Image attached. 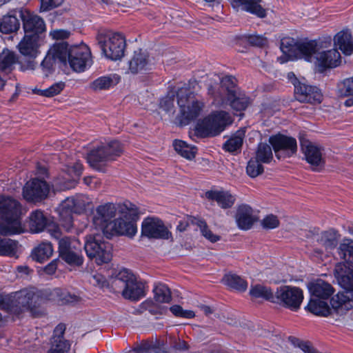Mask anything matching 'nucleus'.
I'll list each match as a JSON object with an SVG mask.
<instances>
[{
	"label": "nucleus",
	"instance_id": "obj_1",
	"mask_svg": "<svg viewBox=\"0 0 353 353\" xmlns=\"http://www.w3.org/2000/svg\"><path fill=\"white\" fill-rule=\"evenodd\" d=\"M321 46L316 41L299 43L296 46L290 45L283 40L281 50L284 55L277 58L281 63L293 59V52L296 50L299 57L309 62H314L318 71L323 72L329 68L338 67L341 63V57L336 49L320 51Z\"/></svg>",
	"mask_w": 353,
	"mask_h": 353
},
{
	"label": "nucleus",
	"instance_id": "obj_2",
	"mask_svg": "<svg viewBox=\"0 0 353 353\" xmlns=\"http://www.w3.org/2000/svg\"><path fill=\"white\" fill-rule=\"evenodd\" d=\"M334 277L339 285L346 290L334 296L330 304L332 308L339 315L344 314L353 307V266L345 263H339L334 270Z\"/></svg>",
	"mask_w": 353,
	"mask_h": 353
},
{
	"label": "nucleus",
	"instance_id": "obj_3",
	"mask_svg": "<svg viewBox=\"0 0 353 353\" xmlns=\"http://www.w3.org/2000/svg\"><path fill=\"white\" fill-rule=\"evenodd\" d=\"M19 211L20 205L17 201L0 195V234L12 235L23 232L19 216Z\"/></svg>",
	"mask_w": 353,
	"mask_h": 353
},
{
	"label": "nucleus",
	"instance_id": "obj_4",
	"mask_svg": "<svg viewBox=\"0 0 353 353\" xmlns=\"http://www.w3.org/2000/svg\"><path fill=\"white\" fill-rule=\"evenodd\" d=\"M111 286L125 299L137 301L145 296L144 285L127 269L120 270L114 274Z\"/></svg>",
	"mask_w": 353,
	"mask_h": 353
},
{
	"label": "nucleus",
	"instance_id": "obj_5",
	"mask_svg": "<svg viewBox=\"0 0 353 353\" xmlns=\"http://www.w3.org/2000/svg\"><path fill=\"white\" fill-rule=\"evenodd\" d=\"M97 39L106 58L117 61L123 57L125 40L122 34L110 30H102L98 33Z\"/></svg>",
	"mask_w": 353,
	"mask_h": 353
},
{
	"label": "nucleus",
	"instance_id": "obj_6",
	"mask_svg": "<svg viewBox=\"0 0 353 353\" xmlns=\"http://www.w3.org/2000/svg\"><path fill=\"white\" fill-rule=\"evenodd\" d=\"M44 43L45 41L43 35L25 34L17 45V48L21 55L28 57L30 59L21 63L22 70H32L35 69L37 62L34 61V59L40 54V48Z\"/></svg>",
	"mask_w": 353,
	"mask_h": 353
},
{
	"label": "nucleus",
	"instance_id": "obj_7",
	"mask_svg": "<svg viewBox=\"0 0 353 353\" xmlns=\"http://www.w3.org/2000/svg\"><path fill=\"white\" fill-rule=\"evenodd\" d=\"M84 249L87 256L98 265L109 263L112 257L110 244L100 240L99 235L87 236Z\"/></svg>",
	"mask_w": 353,
	"mask_h": 353
},
{
	"label": "nucleus",
	"instance_id": "obj_8",
	"mask_svg": "<svg viewBox=\"0 0 353 353\" xmlns=\"http://www.w3.org/2000/svg\"><path fill=\"white\" fill-rule=\"evenodd\" d=\"M123 152V147L118 141H111L90 151L88 161L94 168L98 169L100 163L114 161Z\"/></svg>",
	"mask_w": 353,
	"mask_h": 353
},
{
	"label": "nucleus",
	"instance_id": "obj_9",
	"mask_svg": "<svg viewBox=\"0 0 353 353\" xmlns=\"http://www.w3.org/2000/svg\"><path fill=\"white\" fill-rule=\"evenodd\" d=\"M232 123L229 114L224 111L216 112L205 118L197 125V130L203 136H216Z\"/></svg>",
	"mask_w": 353,
	"mask_h": 353
},
{
	"label": "nucleus",
	"instance_id": "obj_10",
	"mask_svg": "<svg viewBox=\"0 0 353 353\" xmlns=\"http://www.w3.org/2000/svg\"><path fill=\"white\" fill-rule=\"evenodd\" d=\"M183 90H180L177 93L178 105L183 123L188 124L190 121L196 119L201 113L204 103L195 99L191 94H184Z\"/></svg>",
	"mask_w": 353,
	"mask_h": 353
},
{
	"label": "nucleus",
	"instance_id": "obj_11",
	"mask_svg": "<svg viewBox=\"0 0 353 353\" xmlns=\"http://www.w3.org/2000/svg\"><path fill=\"white\" fill-rule=\"evenodd\" d=\"M303 299V294L300 288L284 285L277 288L274 292V303L296 310L300 307Z\"/></svg>",
	"mask_w": 353,
	"mask_h": 353
},
{
	"label": "nucleus",
	"instance_id": "obj_12",
	"mask_svg": "<svg viewBox=\"0 0 353 353\" xmlns=\"http://www.w3.org/2000/svg\"><path fill=\"white\" fill-rule=\"evenodd\" d=\"M34 296L31 300L30 309H33L43 301L44 299L57 302L61 304L74 303L79 301V298L75 294H72L65 290L54 288L53 290H46L45 292L34 290Z\"/></svg>",
	"mask_w": 353,
	"mask_h": 353
},
{
	"label": "nucleus",
	"instance_id": "obj_13",
	"mask_svg": "<svg viewBox=\"0 0 353 353\" xmlns=\"http://www.w3.org/2000/svg\"><path fill=\"white\" fill-rule=\"evenodd\" d=\"M68 62L76 72H83L92 65L90 48L84 43L71 46L69 48Z\"/></svg>",
	"mask_w": 353,
	"mask_h": 353
},
{
	"label": "nucleus",
	"instance_id": "obj_14",
	"mask_svg": "<svg viewBox=\"0 0 353 353\" xmlns=\"http://www.w3.org/2000/svg\"><path fill=\"white\" fill-rule=\"evenodd\" d=\"M141 234L148 239H169L172 234L164 223L157 217H148L141 224Z\"/></svg>",
	"mask_w": 353,
	"mask_h": 353
},
{
	"label": "nucleus",
	"instance_id": "obj_15",
	"mask_svg": "<svg viewBox=\"0 0 353 353\" xmlns=\"http://www.w3.org/2000/svg\"><path fill=\"white\" fill-rule=\"evenodd\" d=\"M269 142L278 159L290 157L296 152V141L292 137L279 134L270 137Z\"/></svg>",
	"mask_w": 353,
	"mask_h": 353
},
{
	"label": "nucleus",
	"instance_id": "obj_16",
	"mask_svg": "<svg viewBox=\"0 0 353 353\" xmlns=\"http://www.w3.org/2000/svg\"><path fill=\"white\" fill-rule=\"evenodd\" d=\"M137 228L135 223L130 220L128 214L123 217L114 219L106 225L104 233H110L111 235H125L132 237L137 233Z\"/></svg>",
	"mask_w": 353,
	"mask_h": 353
},
{
	"label": "nucleus",
	"instance_id": "obj_17",
	"mask_svg": "<svg viewBox=\"0 0 353 353\" xmlns=\"http://www.w3.org/2000/svg\"><path fill=\"white\" fill-rule=\"evenodd\" d=\"M49 186L43 180L33 179L26 183L23 188V195L28 201H37L45 199L49 193Z\"/></svg>",
	"mask_w": 353,
	"mask_h": 353
},
{
	"label": "nucleus",
	"instance_id": "obj_18",
	"mask_svg": "<svg viewBox=\"0 0 353 353\" xmlns=\"http://www.w3.org/2000/svg\"><path fill=\"white\" fill-rule=\"evenodd\" d=\"M294 94L296 99L303 103H320L322 101V94L316 87L307 85L298 82L294 83Z\"/></svg>",
	"mask_w": 353,
	"mask_h": 353
},
{
	"label": "nucleus",
	"instance_id": "obj_19",
	"mask_svg": "<svg viewBox=\"0 0 353 353\" xmlns=\"http://www.w3.org/2000/svg\"><path fill=\"white\" fill-rule=\"evenodd\" d=\"M83 167L79 162L74 163L72 165H68L65 173L56 182L60 190L71 189L74 188L82 173Z\"/></svg>",
	"mask_w": 353,
	"mask_h": 353
},
{
	"label": "nucleus",
	"instance_id": "obj_20",
	"mask_svg": "<svg viewBox=\"0 0 353 353\" xmlns=\"http://www.w3.org/2000/svg\"><path fill=\"white\" fill-rule=\"evenodd\" d=\"M22 21L26 34L30 33L29 35H42L46 31V24L43 19L28 11H23Z\"/></svg>",
	"mask_w": 353,
	"mask_h": 353
},
{
	"label": "nucleus",
	"instance_id": "obj_21",
	"mask_svg": "<svg viewBox=\"0 0 353 353\" xmlns=\"http://www.w3.org/2000/svg\"><path fill=\"white\" fill-rule=\"evenodd\" d=\"M301 148L304 153L306 161L312 167L313 170H319L325 163L322 155L321 148L307 141L301 143Z\"/></svg>",
	"mask_w": 353,
	"mask_h": 353
},
{
	"label": "nucleus",
	"instance_id": "obj_22",
	"mask_svg": "<svg viewBox=\"0 0 353 353\" xmlns=\"http://www.w3.org/2000/svg\"><path fill=\"white\" fill-rule=\"evenodd\" d=\"M65 330L64 324H59L54 330V334L51 339V346L48 353H68L71 343L64 339L63 334Z\"/></svg>",
	"mask_w": 353,
	"mask_h": 353
},
{
	"label": "nucleus",
	"instance_id": "obj_23",
	"mask_svg": "<svg viewBox=\"0 0 353 353\" xmlns=\"http://www.w3.org/2000/svg\"><path fill=\"white\" fill-rule=\"evenodd\" d=\"M115 212L116 208L112 203L99 205L97 208L93 217L94 224L104 232L106 230V225L110 223L109 221L115 215Z\"/></svg>",
	"mask_w": 353,
	"mask_h": 353
},
{
	"label": "nucleus",
	"instance_id": "obj_24",
	"mask_svg": "<svg viewBox=\"0 0 353 353\" xmlns=\"http://www.w3.org/2000/svg\"><path fill=\"white\" fill-rule=\"evenodd\" d=\"M23 16V10L21 9L10 10L0 20V31L4 34L17 31L20 27L19 18L22 19Z\"/></svg>",
	"mask_w": 353,
	"mask_h": 353
},
{
	"label": "nucleus",
	"instance_id": "obj_25",
	"mask_svg": "<svg viewBox=\"0 0 353 353\" xmlns=\"http://www.w3.org/2000/svg\"><path fill=\"white\" fill-rule=\"evenodd\" d=\"M74 197H68L59 205V212L61 225L66 230H70L73 226L72 213H74Z\"/></svg>",
	"mask_w": 353,
	"mask_h": 353
},
{
	"label": "nucleus",
	"instance_id": "obj_26",
	"mask_svg": "<svg viewBox=\"0 0 353 353\" xmlns=\"http://www.w3.org/2000/svg\"><path fill=\"white\" fill-rule=\"evenodd\" d=\"M152 63L146 52L135 51L129 62V70L133 74L142 72L152 68Z\"/></svg>",
	"mask_w": 353,
	"mask_h": 353
},
{
	"label": "nucleus",
	"instance_id": "obj_27",
	"mask_svg": "<svg viewBox=\"0 0 353 353\" xmlns=\"http://www.w3.org/2000/svg\"><path fill=\"white\" fill-rule=\"evenodd\" d=\"M205 195L208 200L216 201L223 209L230 208L236 201L234 195L223 190H211L207 191Z\"/></svg>",
	"mask_w": 353,
	"mask_h": 353
},
{
	"label": "nucleus",
	"instance_id": "obj_28",
	"mask_svg": "<svg viewBox=\"0 0 353 353\" xmlns=\"http://www.w3.org/2000/svg\"><path fill=\"white\" fill-rule=\"evenodd\" d=\"M308 290L312 295V298H318L321 299H327L334 293L333 287L327 282L317 279L308 284Z\"/></svg>",
	"mask_w": 353,
	"mask_h": 353
},
{
	"label": "nucleus",
	"instance_id": "obj_29",
	"mask_svg": "<svg viewBox=\"0 0 353 353\" xmlns=\"http://www.w3.org/2000/svg\"><path fill=\"white\" fill-rule=\"evenodd\" d=\"M262 0H233L232 6L234 8L241 9L246 12L263 18L266 16L265 10L259 4Z\"/></svg>",
	"mask_w": 353,
	"mask_h": 353
},
{
	"label": "nucleus",
	"instance_id": "obj_30",
	"mask_svg": "<svg viewBox=\"0 0 353 353\" xmlns=\"http://www.w3.org/2000/svg\"><path fill=\"white\" fill-rule=\"evenodd\" d=\"M255 221L252 209L248 205H241L237 209L236 221L239 228L250 229Z\"/></svg>",
	"mask_w": 353,
	"mask_h": 353
},
{
	"label": "nucleus",
	"instance_id": "obj_31",
	"mask_svg": "<svg viewBox=\"0 0 353 353\" xmlns=\"http://www.w3.org/2000/svg\"><path fill=\"white\" fill-rule=\"evenodd\" d=\"M334 43L344 54L350 55L353 53V37L348 30L338 32L334 36Z\"/></svg>",
	"mask_w": 353,
	"mask_h": 353
},
{
	"label": "nucleus",
	"instance_id": "obj_32",
	"mask_svg": "<svg viewBox=\"0 0 353 353\" xmlns=\"http://www.w3.org/2000/svg\"><path fill=\"white\" fill-rule=\"evenodd\" d=\"M164 343L158 339L146 341L138 345L128 353H163L164 352Z\"/></svg>",
	"mask_w": 353,
	"mask_h": 353
},
{
	"label": "nucleus",
	"instance_id": "obj_33",
	"mask_svg": "<svg viewBox=\"0 0 353 353\" xmlns=\"http://www.w3.org/2000/svg\"><path fill=\"white\" fill-rule=\"evenodd\" d=\"M221 90L216 91V88L210 86L208 88V94L216 99H225L228 96L229 90H236L235 88V79L230 76H226L221 79Z\"/></svg>",
	"mask_w": 353,
	"mask_h": 353
},
{
	"label": "nucleus",
	"instance_id": "obj_34",
	"mask_svg": "<svg viewBox=\"0 0 353 353\" xmlns=\"http://www.w3.org/2000/svg\"><path fill=\"white\" fill-rule=\"evenodd\" d=\"M222 101H228L231 107L236 111L245 110L249 103L248 99L245 96V94L237 92L236 90L229 89L228 96L225 97V99Z\"/></svg>",
	"mask_w": 353,
	"mask_h": 353
},
{
	"label": "nucleus",
	"instance_id": "obj_35",
	"mask_svg": "<svg viewBox=\"0 0 353 353\" xmlns=\"http://www.w3.org/2000/svg\"><path fill=\"white\" fill-rule=\"evenodd\" d=\"M17 59L15 54L9 50L0 53V72L8 75L14 69Z\"/></svg>",
	"mask_w": 353,
	"mask_h": 353
},
{
	"label": "nucleus",
	"instance_id": "obj_36",
	"mask_svg": "<svg viewBox=\"0 0 353 353\" xmlns=\"http://www.w3.org/2000/svg\"><path fill=\"white\" fill-rule=\"evenodd\" d=\"M53 252L52 243L43 241L32 250L31 256L34 261L43 263L52 256Z\"/></svg>",
	"mask_w": 353,
	"mask_h": 353
},
{
	"label": "nucleus",
	"instance_id": "obj_37",
	"mask_svg": "<svg viewBox=\"0 0 353 353\" xmlns=\"http://www.w3.org/2000/svg\"><path fill=\"white\" fill-rule=\"evenodd\" d=\"M245 137V130L240 129L224 143L223 148L229 152L235 153L241 151Z\"/></svg>",
	"mask_w": 353,
	"mask_h": 353
},
{
	"label": "nucleus",
	"instance_id": "obj_38",
	"mask_svg": "<svg viewBox=\"0 0 353 353\" xmlns=\"http://www.w3.org/2000/svg\"><path fill=\"white\" fill-rule=\"evenodd\" d=\"M29 228L32 232H42L47 225V219L41 210L32 212L29 216Z\"/></svg>",
	"mask_w": 353,
	"mask_h": 353
},
{
	"label": "nucleus",
	"instance_id": "obj_39",
	"mask_svg": "<svg viewBox=\"0 0 353 353\" xmlns=\"http://www.w3.org/2000/svg\"><path fill=\"white\" fill-rule=\"evenodd\" d=\"M325 300V299H318V298H311L306 308L314 314L326 316L330 314V308Z\"/></svg>",
	"mask_w": 353,
	"mask_h": 353
},
{
	"label": "nucleus",
	"instance_id": "obj_40",
	"mask_svg": "<svg viewBox=\"0 0 353 353\" xmlns=\"http://www.w3.org/2000/svg\"><path fill=\"white\" fill-rule=\"evenodd\" d=\"M34 289H24L14 294L13 304L17 307L30 308L31 300L34 296Z\"/></svg>",
	"mask_w": 353,
	"mask_h": 353
},
{
	"label": "nucleus",
	"instance_id": "obj_41",
	"mask_svg": "<svg viewBox=\"0 0 353 353\" xmlns=\"http://www.w3.org/2000/svg\"><path fill=\"white\" fill-rule=\"evenodd\" d=\"M175 151L181 157L192 160L195 157L197 149L196 147L188 145L186 142L176 140L173 143Z\"/></svg>",
	"mask_w": 353,
	"mask_h": 353
},
{
	"label": "nucleus",
	"instance_id": "obj_42",
	"mask_svg": "<svg viewBox=\"0 0 353 353\" xmlns=\"http://www.w3.org/2000/svg\"><path fill=\"white\" fill-rule=\"evenodd\" d=\"M250 294L254 298H261L274 303V293L267 286L261 284L252 285Z\"/></svg>",
	"mask_w": 353,
	"mask_h": 353
},
{
	"label": "nucleus",
	"instance_id": "obj_43",
	"mask_svg": "<svg viewBox=\"0 0 353 353\" xmlns=\"http://www.w3.org/2000/svg\"><path fill=\"white\" fill-rule=\"evenodd\" d=\"M339 254L347 263L353 264V240L344 239L339 247Z\"/></svg>",
	"mask_w": 353,
	"mask_h": 353
},
{
	"label": "nucleus",
	"instance_id": "obj_44",
	"mask_svg": "<svg viewBox=\"0 0 353 353\" xmlns=\"http://www.w3.org/2000/svg\"><path fill=\"white\" fill-rule=\"evenodd\" d=\"M223 282L225 285L239 291H245L248 288V283L241 276L228 274L223 278Z\"/></svg>",
	"mask_w": 353,
	"mask_h": 353
},
{
	"label": "nucleus",
	"instance_id": "obj_45",
	"mask_svg": "<svg viewBox=\"0 0 353 353\" xmlns=\"http://www.w3.org/2000/svg\"><path fill=\"white\" fill-rule=\"evenodd\" d=\"M52 56L57 62L65 63L68 60L69 49L65 43H57L49 49Z\"/></svg>",
	"mask_w": 353,
	"mask_h": 353
},
{
	"label": "nucleus",
	"instance_id": "obj_46",
	"mask_svg": "<svg viewBox=\"0 0 353 353\" xmlns=\"http://www.w3.org/2000/svg\"><path fill=\"white\" fill-rule=\"evenodd\" d=\"M17 249V242L10 239L0 237V255L13 256L16 254Z\"/></svg>",
	"mask_w": 353,
	"mask_h": 353
},
{
	"label": "nucleus",
	"instance_id": "obj_47",
	"mask_svg": "<svg viewBox=\"0 0 353 353\" xmlns=\"http://www.w3.org/2000/svg\"><path fill=\"white\" fill-rule=\"evenodd\" d=\"M64 261L71 265L80 266L83 263L81 248L59 254Z\"/></svg>",
	"mask_w": 353,
	"mask_h": 353
},
{
	"label": "nucleus",
	"instance_id": "obj_48",
	"mask_svg": "<svg viewBox=\"0 0 353 353\" xmlns=\"http://www.w3.org/2000/svg\"><path fill=\"white\" fill-rule=\"evenodd\" d=\"M273 158L272 148L270 145L261 143L259 144L256 151L255 159L263 163H268Z\"/></svg>",
	"mask_w": 353,
	"mask_h": 353
},
{
	"label": "nucleus",
	"instance_id": "obj_49",
	"mask_svg": "<svg viewBox=\"0 0 353 353\" xmlns=\"http://www.w3.org/2000/svg\"><path fill=\"white\" fill-rule=\"evenodd\" d=\"M78 248H81V244L78 239L74 238L71 239L65 236L59 241V254L76 250Z\"/></svg>",
	"mask_w": 353,
	"mask_h": 353
},
{
	"label": "nucleus",
	"instance_id": "obj_50",
	"mask_svg": "<svg viewBox=\"0 0 353 353\" xmlns=\"http://www.w3.org/2000/svg\"><path fill=\"white\" fill-rule=\"evenodd\" d=\"M153 291L157 301L159 303H169L171 301V292L166 285L159 283L155 285Z\"/></svg>",
	"mask_w": 353,
	"mask_h": 353
},
{
	"label": "nucleus",
	"instance_id": "obj_51",
	"mask_svg": "<svg viewBox=\"0 0 353 353\" xmlns=\"http://www.w3.org/2000/svg\"><path fill=\"white\" fill-rule=\"evenodd\" d=\"M113 79L110 76L100 77L90 83L89 87L93 91L97 92L108 90L112 86Z\"/></svg>",
	"mask_w": 353,
	"mask_h": 353
},
{
	"label": "nucleus",
	"instance_id": "obj_52",
	"mask_svg": "<svg viewBox=\"0 0 353 353\" xmlns=\"http://www.w3.org/2000/svg\"><path fill=\"white\" fill-rule=\"evenodd\" d=\"M64 88L65 83L59 81L52 84L48 88L44 90H39L36 93L41 96L46 97H52L61 93V92L64 89Z\"/></svg>",
	"mask_w": 353,
	"mask_h": 353
},
{
	"label": "nucleus",
	"instance_id": "obj_53",
	"mask_svg": "<svg viewBox=\"0 0 353 353\" xmlns=\"http://www.w3.org/2000/svg\"><path fill=\"white\" fill-rule=\"evenodd\" d=\"M318 241L326 248H332L336 244V233L334 231H324Z\"/></svg>",
	"mask_w": 353,
	"mask_h": 353
},
{
	"label": "nucleus",
	"instance_id": "obj_54",
	"mask_svg": "<svg viewBox=\"0 0 353 353\" xmlns=\"http://www.w3.org/2000/svg\"><path fill=\"white\" fill-rule=\"evenodd\" d=\"M260 161L256 159H252L249 161L246 171L248 174L252 177H256L263 172V166L261 164Z\"/></svg>",
	"mask_w": 353,
	"mask_h": 353
},
{
	"label": "nucleus",
	"instance_id": "obj_55",
	"mask_svg": "<svg viewBox=\"0 0 353 353\" xmlns=\"http://www.w3.org/2000/svg\"><path fill=\"white\" fill-rule=\"evenodd\" d=\"M338 89L341 96H353V77L341 82L338 85Z\"/></svg>",
	"mask_w": 353,
	"mask_h": 353
},
{
	"label": "nucleus",
	"instance_id": "obj_56",
	"mask_svg": "<svg viewBox=\"0 0 353 353\" xmlns=\"http://www.w3.org/2000/svg\"><path fill=\"white\" fill-rule=\"evenodd\" d=\"M57 62V61L54 59V58L52 56V54L48 50L47 54L41 63V68L43 74L47 76L51 73L53 70L54 65Z\"/></svg>",
	"mask_w": 353,
	"mask_h": 353
},
{
	"label": "nucleus",
	"instance_id": "obj_57",
	"mask_svg": "<svg viewBox=\"0 0 353 353\" xmlns=\"http://www.w3.org/2000/svg\"><path fill=\"white\" fill-rule=\"evenodd\" d=\"M142 309L149 311L152 314H162L165 312V308L155 303L152 300H146L141 305Z\"/></svg>",
	"mask_w": 353,
	"mask_h": 353
},
{
	"label": "nucleus",
	"instance_id": "obj_58",
	"mask_svg": "<svg viewBox=\"0 0 353 353\" xmlns=\"http://www.w3.org/2000/svg\"><path fill=\"white\" fill-rule=\"evenodd\" d=\"M198 225L200 228L201 232L202 235L205 236L207 239L210 241L211 242H216L219 240V236L214 234L210 230H208L205 222L203 221H199L198 222Z\"/></svg>",
	"mask_w": 353,
	"mask_h": 353
},
{
	"label": "nucleus",
	"instance_id": "obj_59",
	"mask_svg": "<svg viewBox=\"0 0 353 353\" xmlns=\"http://www.w3.org/2000/svg\"><path fill=\"white\" fill-rule=\"evenodd\" d=\"M248 42L254 46L262 47L268 43L266 37L259 34H250L246 37Z\"/></svg>",
	"mask_w": 353,
	"mask_h": 353
},
{
	"label": "nucleus",
	"instance_id": "obj_60",
	"mask_svg": "<svg viewBox=\"0 0 353 353\" xmlns=\"http://www.w3.org/2000/svg\"><path fill=\"white\" fill-rule=\"evenodd\" d=\"M279 225V221L276 216L269 214L262 221V225L264 228L271 230L277 228Z\"/></svg>",
	"mask_w": 353,
	"mask_h": 353
},
{
	"label": "nucleus",
	"instance_id": "obj_61",
	"mask_svg": "<svg viewBox=\"0 0 353 353\" xmlns=\"http://www.w3.org/2000/svg\"><path fill=\"white\" fill-rule=\"evenodd\" d=\"M90 283L94 285L98 286L99 288H103L108 286V282L107 281L105 276L101 274H92L90 278Z\"/></svg>",
	"mask_w": 353,
	"mask_h": 353
},
{
	"label": "nucleus",
	"instance_id": "obj_62",
	"mask_svg": "<svg viewBox=\"0 0 353 353\" xmlns=\"http://www.w3.org/2000/svg\"><path fill=\"white\" fill-rule=\"evenodd\" d=\"M63 0H41V10L48 11L54 9L63 3Z\"/></svg>",
	"mask_w": 353,
	"mask_h": 353
},
{
	"label": "nucleus",
	"instance_id": "obj_63",
	"mask_svg": "<svg viewBox=\"0 0 353 353\" xmlns=\"http://www.w3.org/2000/svg\"><path fill=\"white\" fill-rule=\"evenodd\" d=\"M74 213L77 214H80L84 211L86 208L87 204L88 203L86 198L83 196L74 197Z\"/></svg>",
	"mask_w": 353,
	"mask_h": 353
},
{
	"label": "nucleus",
	"instance_id": "obj_64",
	"mask_svg": "<svg viewBox=\"0 0 353 353\" xmlns=\"http://www.w3.org/2000/svg\"><path fill=\"white\" fill-rule=\"evenodd\" d=\"M70 34L69 31L62 29L54 30L50 32V36H51L53 39L56 40L67 39L70 37Z\"/></svg>",
	"mask_w": 353,
	"mask_h": 353
}]
</instances>
